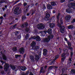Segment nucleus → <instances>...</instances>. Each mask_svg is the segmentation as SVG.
<instances>
[{"label": "nucleus", "instance_id": "774afa93", "mask_svg": "<svg viewBox=\"0 0 75 75\" xmlns=\"http://www.w3.org/2000/svg\"><path fill=\"white\" fill-rule=\"evenodd\" d=\"M0 69H3V66H0Z\"/></svg>", "mask_w": 75, "mask_h": 75}, {"label": "nucleus", "instance_id": "cd10ccee", "mask_svg": "<svg viewBox=\"0 0 75 75\" xmlns=\"http://www.w3.org/2000/svg\"><path fill=\"white\" fill-rule=\"evenodd\" d=\"M71 73L72 74H75V69H72L71 70Z\"/></svg>", "mask_w": 75, "mask_h": 75}, {"label": "nucleus", "instance_id": "864d4df0", "mask_svg": "<svg viewBox=\"0 0 75 75\" xmlns=\"http://www.w3.org/2000/svg\"><path fill=\"white\" fill-rule=\"evenodd\" d=\"M43 10H44V9H45V8H46V7H45V5H44L43 6Z\"/></svg>", "mask_w": 75, "mask_h": 75}, {"label": "nucleus", "instance_id": "37998d69", "mask_svg": "<svg viewBox=\"0 0 75 75\" xmlns=\"http://www.w3.org/2000/svg\"><path fill=\"white\" fill-rule=\"evenodd\" d=\"M54 61H52L50 63V65H54Z\"/></svg>", "mask_w": 75, "mask_h": 75}, {"label": "nucleus", "instance_id": "2eb2a0df", "mask_svg": "<svg viewBox=\"0 0 75 75\" xmlns=\"http://www.w3.org/2000/svg\"><path fill=\"white\" fill-rule=\"evenodd\" d=\"M21 69L22 71H24L27 69V68L25 66H23L21 67Z\"/></svg>", "mask_w": 75, "mask_h": 75}, {"label": "nucleus", "instance_id": "052dcab7", "mask_svg": "<svg viewBox=\"0 0 75 75\" xmlns=\"http://www.w3.org/2000/svg\"><path fill=\"white\" fill-rule=\"evenodd\" d=\"M69 61H71V62H72V58H69Z\"/></svg>", "mask_w": 75, "mask_h": 75}, {"label": "nucleus", "instance_id": "a18cd8bd", "mask_svg": "<svg viewBox=\"0 0 75 75\" xmlns=\"http://www.w3.org/2000/svg\"><path fill=\"white\" fill-rule=\"evenodd\" d=\"M17 26V24H16L14 25H13L11 27H12L13 28H15Z\"/></svg>", "mask_w": 75, "mask_h": 75}, {"label": "nucleus", "instance_id": "8fccbe9b", "mask_svg": "<svg viewBox=\"0 0 75 75\" xmlns=\"http://www.w3.org/2000/svg\"><path fill=\"white\" fill-rule=\"evenodd\" d=\"M29 36V34H27L26 35V36L25 37V38H28Z\"/></svg>", "mask_w": 75, "mask_h": 75}, {"label": "nucleus", "instance_id": "0e129e2a", "mask_svg": "<svg viewBox=\"0 0 75 75\" xmlns=\"http://www.w3.org/2000/svg\"><path fill=\"white\" fill-rule=\"evenodd\" d=\"M17 3H18V1H16L14 3H13V5H15V4H17Z\"/></svg>", "mask_w": 75, "mask_h": 75}, {"label": "nucleus", "instance_id": "bf43d9fd", "mask_svg": "<svg viewBox=\"0 0 75 75\" xmlns=\"http://www.w3.org/2000/svg\"><path fill=\"white\" fill-rule=\"evenodd\" d=\"M29 73V71H27L25 74H26V75H28V74Z\"/></svg>", "mask_w": 75, "mask_h": 75}, {"label": "nucleus", "instance_id": "ddd939ff", "mask_svg": "<svg viewBox=\"0 0 75 75\" xmlns=\"http://www.w3.org/2000/svg\"><path fill=\"white\" fill-rule=\"evenodd\" d=\"M43 51V55H44L45 56V55H47V52H48V50H47L46 49H44Z\"/></svg>", "mask_w": 75, "mask_h": 75}, {"label": "nucleus", "instance_id": "473e14b6", "mask_svg": "<svg viewBox=\"0 0 75 75\" xmlns=\"http://www.w3.org/2000/svg\"><path fill=\"white\" fill-rule=\"evenodd\" d=\"M5 0H1V1H0V7L1 5V4L3 3H5Z\"/></svg>", "mask_w": 75, "mask_h": 75}, {"label": "nucleus", "instance_id": "e2e57ef3", "mask_svg": "<svg viewBox=\"0 0 75 75\" xmlns=\"http://www.w3.org/2000/svg\"><path fill=\"white\" fill-rule=\"evenodd\" d=\"M25 56H26V54H24L23 55V58H25Z\"/></svg>", "mask_w": 75, "mask_h": 75}, {"label": "nucleus", "instance_id": "4c0bfd02", "mask_svg": "<svg viewBox=\"0 0 75 75\" xmlns=\"http://www.w3.org/2000/svg\"><path fill=\"white\" fill-rule=\"evenodd\" d=\"M54 68V66H50L49 67V69H48V70H51L52 69Z\"/></svg>", "mask_w": 75, "mask_h": 75}, {"label": "nucleus", "instance_id": "09e8293b", "mask_svg": "<svg viewBox=\"0 0 75 75\" xmlns=\"http://www.w3.org/2000/svg\"><path fill=\"white\" fill-rule=\"evenodd\" d=\"M27 5V4L26 3H24L23 4V6L24 7H25V6H26Z\"/></svg>", "mask_w": 75, "mask_h": 75}, {"label": "nucleus", "instance_id": "c9c22d12", "mask_svg": "<svg viewBox=\"0 0 75 75\" xmlns=\"http://www.w3.org/2000/svg\"><path fill=\"white\" fill-rule=\"evenodd\" d=\"M62 74H64V72H65V70L64 69V68H62Z\"/></svg>", "mask_w": 75, "mask_h": 75}, {"label": "nucleus", "instance_id": "6e6d98bb", "mask_svg": "<svg viewBox=\"0 0 75 75\" xmlns=\"http://www.w3.org/2000/svg\"><path fill=\"white\" fill-rule=\"evenodd\" d=\"M53 68H56V69H58V67H57V66H53Z\"/></svg>", "mask_w": 75, "mask_h": 75}, {"label": "nucleus", "instance_id": "9b49d317", "mask_svg": "<svg viewBox=\"0 0 75 75\" xmlns=\"http://www.w3.org/2000/svg\"><path fill=\"white\" fill-rule=\"evenodd\" d=\"M49 21L47 22V23H50L51 22V21H55V18L53 16L52 18H50V20L48 21Z\"/></svg>", "mask_w": 75, "mask_h": 75}, {"label": "nucleus", "instance_id": "ea45409f", "mask_svg": "<svg viewBox=\"0 0 75 75\" xmlns=\"http://www.w3.org/2000/svg\"><path fill=\"white\" fill-rule=\"evenodd\" d=\"M73 55V51L72 50H71V52H70V57H72Z\"/></svg>", "mask_w": 75, "mask_h": 75}, {"label": "nucleus", "instance_id": "412c9836", "mask_svg": "<svg viewBox=\"0 0 75 75\" xmlns=\"http://www.w3.org/2000/svg\"><path fill=\"white\" fill-rule=\"evenodd\" d=\"M47 33L49 34H52V29H49L47 31Z\"/></svg>", "mask_w": 75, "mask_h": 75}, {"label": "nucleus", "instance_id": "5fc2aeb1", "mask_svg": "<svg viewBox=\"0 0 75 75\" xmlns=\"http://www.w3.org/2000/svg\"><path fill=\"white\" fill-rule=\"evenodd\" d=\"M64 40L65 41H67V42H68V39L66 38H64Z\"/></svg>", "mask_w": 75, "mask_h": 75}, {"label": "nucleus", "instance_id": "393cba45", "mask_svg": "<svg viewBox=\"0 0 75 75\" xmlns=\"http://www.w3.org/2000/svg\"><path fill=\"white\" fill-rule=\"evenodd\" d=\"M28 25V24L27 22H25V23L23 24L22 25V27H27Z\"/></svg>", "mask_w": 75, "mask_h": 75}, {"label": "nucleus", "instance_id": "c85d7f7f", "mask_svg": "<svg viewBox=\"0 0 75 75\" xmlns=\"http://www.w3.org/2000/svg\"><path fill=\"white\" fill-rule=\"evenodd\" d=\"M44 71V68L43 67H40V74H41V73H42V71Z\"/></svg>", "mask_w": 75, "mask_h": 75}, {"label": "nucleus", "instance_id": "423d86ee", "mask_svg": "<svg viewBox=\"0 0 75 75\" xmlns=\"http://www.w3.org/2000/svg\"><path fill=\"white\" fill-rule=\"evenodd\" d=\"M51 16L50 13H47L45 15V17H44V19L45 20V21H49L50 20V17Z\"/></svg>", "mask_w": 75, "mask_h": 75}, {"label": "nucleus", "instance_id": "f3484780", "mask_svg": "<svg viewBox=\"0 0 75 75\" xmlns=\"http://www.w3.org/2000/svg\"><path fill=\"white\" fill-rule=\"evenodd\" d=\"M54 36L53 35H49L47 36V37L49 38V39L50 40H51L54 38Z\"/></svg>", "mask_w": 75, "mask_h": 75}, {"label": "nucleus", "instance_id": "9d476101", "mask_svg": "<svg viewBox=\"0 0 75 75\" xmlns=\"http://www.w3.org/2000/svg\"><path fill=\"white\" fill-rule=\"evenodd\" d=\"M43 41L44 42H50V39H49V38L48 37H47V38H45L43 40Z\"/></svg>", "mask_w": 75, "mask_h": 75}, {"label": "nucleus", "instance_id": "20e7f679", "mask_svg": "<svg viewBox=\"0 0 75 75\" xmlns=\"http://www.w3.org/2000/svg\"><path fill=\"white\" fill-rule=\"evenodd\" d=\"M37 28L38 30H42V29H44L45 28V26L42 23H39L38 25Z\"/></svg>", "mask_w": 75, "mask_h": 75}, {"label": "nucleus", "instance_id": "5701e85b", "mask_svg": "<svg viewBox=\"0 0 75 75\" xmlns=\"http://www.w3.org/2000/svg\"><path fill=\"white\" fill-rule=\"evenodd\" d=\"M35 60L36 61H38L39 59H40V57H39V56L38 55H35Z\"/></svg>", "mask_w": 75, "mask_h": 75}, {"label": "nucleus", "instance_id": "de8ad7c7", "mask_svg": "<svg viewBox=\"0 0 75 75\" xmlns=\"http://www.w3.org/2000/svg\"><path fill=\"white\" fill-rule=\"evenodd\" d=\"M75 22V18L74 19H73V20L71 21V23H74Z\"/></svg>", "mask_w": 75, "mask_h": 75}, {"label": "nucleus", "instance_id": "680f3d73", "mask_svg": "<svg viewBox=\"0 0 75 75\" xmlns=\"http://www.w3.org/2000/svg\"><path fill=\"white\" fill-rule=\"evenodd\" d=\"M33 14H35V11H33L32 13V16L33 15Z\"/></svg>", "mask_w": 75, "mask_h": 75}, {"label": "nucleus", "instance_id": "0eeeda50", "mask_svg": "<svg viewBox=\"0 0 75 75\" xmlns=\"http://www.w3.org/2000/svg\"><path fill=\"white\" fill-rule=\"evenodd\" d=\"M14 13L15 14H17V15L21 14V12H20V11L17 9V8H15V9Z\"/></svg>", "mask_w": 75, "mask_h": 75}, {"label": "nucleus", "instance_id": "7c9ffc66", "mask_svg": "<svg viewBox=\"0 0 75 75\" xmlns=\"http://www.w3.org/2000/svg\"><path fill=\"white\" fill-rule=\"evenodd\" d=\"M30 29L29 28L27 27H26V28L25 29V30L26 31V32H28L30 31Z\"/></svg>", "mask_w": 75, "mask_h": 75}, {"label": "nucleus", "instance_id": "a19ab883", "mask_svg": "<svg viewBox=\"0 0 75 75\" xmlns=\"http://www.w3.org/2000/svg\"><path fill=\"white\" fill-rule=\"evenodd\" d=\"M68 49L70 50H71V51H73V48L72 47H71V46H69V47H68Z\"/></svg>", "mask_w": 75, "mask_h": 75}, {"label": "nucleus", "instance_id": "7ed1b4c3", "mask_svg": "<svg viewBox=\"0 0 75 75\" xmlns=\"http://www.w3.org/2000/svg\"><path fill=\"white\" fill-rule=\"evenodd\" d=\"M36 45V42L33 41L31 44V46L32 47V49L34 50H37L40 48V47L38 46H35Z\"/></svg>", "mask_w": 75, "mask_h": 75}, {"label": "nucleus", "instance_id": "6e6552de", "mask_svg": "<svg viewBox=\"0 0 75 75\" xmlns=\"http://www.w3.org/2000/svg\"><path fill=\"white\" fill-rule=\"evenodd\" d=\"M25 50L23 47H21L19 50L20 54H23L24 53Z\"/></svg>", "mask_w": 75, "mask_h": 75}, {"label": "nucleus", "instance_id": "c756f323", "mask_svg": "<svg viewBox=\"0 0 75 75\" xmlns=\"http://www.w3.org/2000/svg\"><path fill=\"white\" fill-rule=\"evenodd\" d=\"M27 7H26L27 8L25 9V10L24 11V12L25 13H27V12L28 11V7H29V6L27 5Z\"/></svg>", "mask_w": 75, "mask_h": 75}, {"label": "nucleus", "instance_id": "f03ea898", "mask_svg": "<svg viewBox=\"0 0 75 75\" xmlns=\"http://www.w3.org/2000/svg\"><path fill=\"white\" fill-rule=\"evenodd\" d=\"M0 62L1 63H2V65H3L4 64H5V65L4 66V70L5 71H7L9 69L10 64L8 63H5L3 61H2V57L1 56H0Z\"/></svg>", "mask_w": 75, "mask_h": 75}, {"label": "nucleus", "instance_id": "a211bd4d", "mask_svg": "<svg viewBox=\"0 0 75 75\" xmlns=\"http://www.w3.org/2000/svg\"><path fill=\"white\" fill-rule=\"evenodd\" d=\"M47 9L49 10H51V9H52V6L51 5L49 4L47 6Z\"/></svg>", "mask_w": 75, "mask_h": 75}, {"label": "nucleus", "instance_id": "c03bdc74", "mask_svg": "<svg viewBox=\"0 0 75 75\" xmlns=\"http://www.w3.org/2000/svg\"><path fill=\"white\" fill-rule=\"evenodd\" d=\"M13 50L14 51H16L17 50V47L14 48Z\"/></svg>", "mask_w": 75, "mask_h": 75}, {"label": "nucleus", "instance_id": "4be33fe9", "mask_svg": "<svg viewBox=\"0 0 75 75\" xmlns=\"http://www.w3.org/2000/svg\"><path fill=\"white\" fill-rule=\"evenodd\" d=\"M21 39V36H20V35H18L16 38H14V39L15 41H16L18 40H19V39Z\"/></svg>", "mask_w": 75, "mask_h": 75}, {"label": "nucleus", "instance_id": "aec40b11", "mask_svg": "<svg viewBox=\"0 0 75 75\" xmlns=\"http://www.w3.org/2000/svg\"><path fill=\"white\" fill-rule=\"evenodd\" d=\"M10 67L11 68V69H12V70H14L16 69V67L12 64L10 65Z\"/></svg>", "mask_w": 75, "mask_h": 75}, {"label": "nucleus", "instance_id": "bb28decb", "mask_svg": "<svg viewBox=\"0 0 75 75\" xmlns=\"http://www.w3.org/2000/svg\"><path fill=\"white\" fill-rule=\"evenodd\" d=\"M30 58L32 61H34V59H35V58L34 57L33 55H31L30 56Z\"/></svg>", "mask_w": 75, "mask_h": 75}, {"label": "nucleus", "instance_id": "f8f14e48", "mask_svg": "<svg viewBox=\"0 0 75 75\" xmlns=\"http://www.w3.org/2000/svg\"><path fill=\"white\" fill-rule=\"evenodd\" d=\"M55 24L54 23H50L49 24V25L50 28H54L55 27Z\"/></svg>", "mask_w": 75, "mask_h": 75}, {"label": "nucleus", "instance_id": "f704fd0d", "mask_svg": "<svg viewBox=\"0 0 75 75\" xmlns=\"http://www.w3.org/2000/svg\"><path fill=\"white\" fill-rule=\"evenodd\" d=\"M67 44L69 46V47H71V43L69 41H67Z\"/></svg>", "mask_w": 75, "mask_h": 75}, {"label": "nucleus", "instance_id": "79ce46f5", "mask_svg": "<svg viewBox=\"0 0 75 75\" xmlns=\"http://www.w3.org/2000/svg\"><path fill=\"white\" fill-rule=\"evenodd\" d=\"M62 57H63V58H65V54L64 53L62 54Z\"/></svg>", "mask_w": 75, "mask_h": 75}, {"label": "nucleus", "instance_id": "f257e3e1", "mask_svg": "<svg viewBox=\"0 0 75 75\" xmlns=\"http://www.w3.org/2000/svg\"><path fill=\"white\" fill-rule=\"evenodd\" d=\"M60 14H61L60 13H58V14L56 17L57 26L59 27V28H60V30L61 33H64V31L65 30V27H64V26L61 25L63 24V19H62V18H61L60 19V23L59 22Z\"/></svg>", "mask_w": 75, "mask_h": 75}, {"label": "nucleus", "instance_id": "1a4fd4ad", "mask_svg": "<svg viewBox=\"0 0 75 75\" xmlns=\"http://www.w3.org/2000/svg\"><path fill=\"white\" fill-rule=\"evenodd\" d=\"M71 5L72 6H73L74 7H75V3L71 2V3H69V4H68V6L69 7H70Z\"/></svg>", "mask_w": 75, "mask_h": 75}, {"label": "nucleus", "instance_id": "dca6fc26", "mask_svg": "<svg viewBox=\"0 0 75 75\" xmlns=\"http://www.w3.org/2000/svg\"><path fill=\"white\" fill-rule=\"evenodd\" d=\"M2 58L3 60H4V61H6L7 59V57L5 54H2Z\"/></svg>", "mask_w": 75, "mask_h": 75}, {"label": "nucleus", "instance_id": "a878e982", "mask_svg": "<svg viewBox=\"0 0 75 75\" xmlns=\"http://www.w3.org/2000/svg\"><path fill=\"white\" fill-rule=\"evenodd\" d=\"M51 4L52 6H56V2L54 1H52L51 3Z\"/></svg>", "mask_w": 75, "mask_h": 75}, {"label": "nucleus", "instance_id": "2f4dec72", "mask_svg": "<svg viewBox=\"0 0 75 75\" xmlns=\"http://www.w3.org/2000/svg\"><path fill=\"white\" fill-rule=\"evenodd\" d=\"M73 28H74L73 25H70L68 27V29H73Z\"/></svg>", "mask_w": 75, "mask_h": 75}, {"label": "nucleus", "instance_id": "69168bd1", "mask_svg": "<svg viewBox=\"0 0 75 75\" xmlns=\"http://www.w3.org/2000/svg\"><path fill=\"white\" fill-rule=\"evenodd\" d=\"M3 18V17L2 16H1L0 17V19L2 20Z\"/></svg>", "mask_w": 75, "mask_h": 75}, {"label": "nucleus", "instance_id": "b1692460", "mask_svg": "<svg viewBox=\"0 0 75 75\" xmlns=\"http://www.w3.org/2000/svg\"><path fill=\"white\" fill-rule=\"evenodd\" d=\"M14 34H15L14 35L15 37H17V36H18V35L19 34V31H16L14 32Z\"/></svg>", "mask_w": 75, "mask_h": 75}, {"label": "nucleus", "instance_id": "6ab92c4d", "mask_svg": "<svg viewBox=\"0 0 75 75\" xmlns=\"http://www.w3.org/2000/svg\"><path fill=\"white\" fill-rule=\"evenodd\" d=\"M66 11L67 13H72V11L70 8H68L66 9Z\"/></svg>", "mask_w": 75, "mask_h": 75}, {"label": "nucleus", "instance_id": "58836bf2", "mask_svg": "<svg viewBox=\"0 0 75 75\" xmlns=\"http://www.w3.org/2000/svg\"><path fill=\"white\" fill-rule=\"evenodd\" d=\"M26 18V17H25V16H22V20H25V19Z\"/></svg>", "mask_w": 75, "mask_h": 75}, {"label": "nucleus", "instance_id": "4468645a", "mask_svg": "<svg viewBox=\"0 0 75 75\" xmlns=\"http://www.w3.org/2000/svg\"><path fill=\"white\" fill-rule=\"evenodd\" d=\"M71 16L70 15H67L66 16L65 18L66 20L68 21L69 20L71 19Z\"/></svg>", "mask_w": 75, "mask_h": 75}, {"label": "nucleus", "instance_id": "e433bc0d", "mask_svg": "<svg viewBox=\"0 0 75 75\" xmlns=\"http://www.w3.org/2000/svg\"><path fill=\"white\" fill-rule=\"evenodd\" d=\"M21 55H15V58H18V57H21Z\"/></svg>", "mask_w": 75, "mask_h": 75}, {"label": "nucleus", "instance_id": "39448f33", "mask_svg": "<svg viewBox=\"0 0 75 75\" xmlns=\"http://www.w3.org/2000/svg\"><path fill=\"white\" fill-rule=\"evenodd\" d=\"M31 38L33 40H36V41H41V39H40V36L38 35L34 36L31 37Z\"/></svg>", "mask_w": 75, "mask_h": 75}, {"label": "nucleus", "instance_id": "4d7b16f0", "mask_svg": "<svg viewBox=\"0 0 75 75\" xmlns=\"http://www.w3.org/2000/svg\"><path fill=\"white\" fill-rule=\"evenodd\" d=\"M1 73L2 74H4V71H1Z\"/></svg>", "mask_w": 75, "mask_h": 75}, {"label": "nucleus", "instance_id": "603ef678", "mask_svg": "<svg viewBox=\"0 0 75 75\" xmlns=\"http://www.w3.org/2000/svg\"><path fill=\"white\" fill-rule=\"evenodd\" d=\"M69 37L70 38V40H71V38H72V36H71V35H69Z\"/></svg>", "mask_w": 75, "mask_h": 75}, {"label": "nucleus", "instance_id": "72a5a7b5", "mask_svg": "<svg viewBox=\"0 0 75 75\" xmlns=\"http://www.w3.org/2000/svg\"><path fill=\"white\" fill-rule=\"evenodd\" d=\"M59 55H56L55 57V60H56L59 58Z\"/></svg>", "mask_w": 75, "mask_h": 75}, {"label": "nucleus", "instance_id": "338daca9", "mask_svg": "<svg viewBox=\"0 0 75 75\" xmlns=\"http://www.w3.org/2000/svg\"><path fill=\"white\" fill-rule=\"evenodd\" d=\"M41 52H40V53H39V56H41Z\"/></svg>", "mask_w": 75, "mask_h": 75}, {"label": "nucleus", "instance_id": "49530a36", "mask_svg": "<svg viewBox=\"0 0 75 75\" xmlns=\"http://www.w3.org/2000/svg\"><path fill=\"white\" fill-rule=\"evenodd\" d=\"M65 57H63L62 58L61 61L62 62H64V61H65Z\"/></svg>", "mask_w": 75, "mask_h": 75}, {"label": "nucleus", "instance_id": "13d9d810", "mask_svg": "<svg viewBox=\"0 0 75 75\" xmlns=\"http://www.w3.org/2000/svg\"><path fill=\"white\" fill-rule=\"evenodd\" d=\"M65 0H61V3H64V2H65Z\"/></svg>", "mask_w": 75, "mask_h": 75}, {"label": "nucleus", "instance_id": "3c124183", "mask_svg": "<svg viewBox=\"0 0 75 75\" xmlns=\"http://www.w3.org/2000/svg\"><path fill=\"white\" fill-rule=\"evenodd\" d=\"M29 75H34V74L32 72H30Z\"/></svg>", "mask_w": 75, "mask_h": 75}]
</instances>
